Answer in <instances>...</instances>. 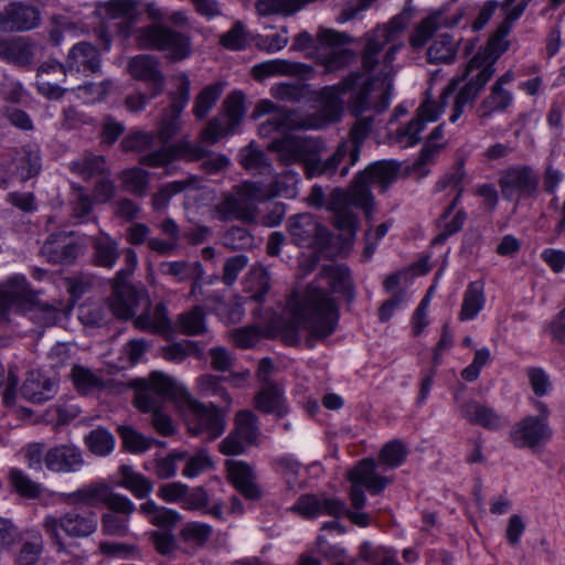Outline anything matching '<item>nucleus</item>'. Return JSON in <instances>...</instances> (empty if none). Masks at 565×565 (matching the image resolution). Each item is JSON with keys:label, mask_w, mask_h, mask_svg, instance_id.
<instances>
[{"label": "nucleus", "mask_w": 565, "mask_h": 565, "mask_svg": "<svg viewBox=\"0 0 565 565\" xmlns=\"http://www.w3.org/2000/svg\"><path fill=\"white\" fill-rule=\"evenodd\" d=\"M174 404L181 412L191 435H205L207 439H216L226 427L225 415L211 403L205 405L194 398L180 383V391H171Z\"/></svg>", "instance_id": "1a4fd4ad"}, {"label": "nucleus", "mask_w": 565, "mask_h": 565, "mask_svg": "<svg viewBox=\"0 0 565 565\" xmlns=\"http://www.w3.org/2000/svg\"><path fill=\"white\" fill-rule=\"evenodd\" d=\"M122 255L125 266L116 273L113 279V294L109 298V307L118 318L128 319L135 315L141 294L128 282V278L134 274L138 265L137 254L132 248H126Z\"/></svg>", "instance_id": "f8f14e48"}, {"label": "nucleus", "mask_w": 565, "mask_h": 565, "mask_svg": "<svg viewBox=\"0 0 565 565\" xmlns=\"http://www.w3.org/2000/svg\"><path fill=\"white\" fill-rule=\"evenodd\" d=\"M168 502H179L184 509L199 511L203 514H211L216 519H223L225 514H242L243 505L237 497H231V505L226 509L224 504L211 497H163Z\"/></svg>", "instance_id": "5701e85b"}, {"label": "nucleus", "mask_w": 565, "mask_h": 565, "mask_svg": "<svg viewBox=\"0 0 565 565\" xmlns=\"http://www.w3.org/2000/svg\"><path fill=\"white\" fill-rule=\"evenodd\" d=\"M121 487L134 494H150L152 482L128 465H121L117 472L89 486L88 490H77L72 494H115L114 490Z\"/></svg>", "instance_id": "f3484780"}, {"label": "nucleus", "mask_w": 565, "mask_h": 565, "mask_svg": "<svg viewBox=\"0 0 565 565\" xmlns=\"http://www.w3.org/2000/svg\"><path fill=\"white\" fill-rule=\"evenodd\" d=\"M146 13L153 23L134 31V40L138 49L161 52L171 62H180L191 56V38L162 23L166 15L159 7L149 3Z\"/></svg>", "instance_id": "20e7f679"}, {"label": "nucleus", "mask_w": 565, "mask_h": 565, "mask_svg": "<svg viewBox=\"0 0 565 565\" xmlns=\"http://www.w3.org/2000/svg\"><path fill=\"white\" fill-rule=\"evenodd\" d=\"M230 481L241 494H260L262 489L254 467L242 460H226Z\"/></svg>", "instance_id": "7c9ffc66"}, {"label": "nucleus", "mask_w": 565, "mask_h": 565, "mask_svg": "<svg viewBox=\"0 0 565 565\" xmlns=\"http://www.w3.org/2000/svg\"><path fill=\"white\" fill-rule=\"evenodd\" d=\"M458 52V41L449 33L439 34L427 50V61L430 64H450Z\"/></svg>", "instance_id": "c03bdc74"}, {"label": "nucleus", "mask_w": 565, "mask_h": 565, "mask_svg": "<svg viewBox=\"0 0 565 565\" xmlns=\"http://www.w3.org/2000/svg\"><path fill=\"white\" fill-rule=\"evenodd\" d=\"M415 11L412 0H408L404 9L386 24L366 34L361 58L363 72H351L339 83L321 88L319 97L323 107L340 113L342 97L351 93L349 109L353 116L367 111L381 114L388 108L391 84L385 82L392 74L396 54L403 47V43H396V40L415 18Z\"/></svg>", "instance_id": "f257e3e1"}, {"label": "nucleus", "mask_w": 565, "mask_h": 565, "mask_svg": "<svg viewBox=\"0 0 565 565\" xmlns=\"http://www.w3.org/2000/svg\"><path fill=\"white\" fill-rule=\"evenodd\" d=\"M45 466L54 472H75L84 463L82 451L71 445H62L50 449L44 457Z\"/></svg>", "instance_id": "c85d7f7f"}, {"label": "nucleus", "mask_w": 565, "mask_h": 565, "mask_svg": "<svg viewBox=\"0 0 565 565\" xmlns=\"http://www.w3.org/2000/svg\"><path fill=\"white\" fill-rule=\"evenodd\" d=\"M42 168L40 149L34 145L23 146L17 153L15 171L22 182L36 177Z\"/></svg>", "instance_id": "a19ab883"}, {"label": "nucleus", "mask_w": 565, "mask_h": 565, "mask_svg": "<svg viewBox=\"0 0 565 565\" xmlns=\"http://www.w3.org/2000/svg\"><path fill=\"white\" fill-rule=\"evenodd\" d=\"M255 407L265 414H275L278 417H284L289 412L282 388L274 382L264 384L256 394Z\"/></svg>", "instance_id": "e433bc0d"}, {"label": "nucleus", "mask_w": 565, "mask_h": 565, "mask_svg": "<svg viewBox=\"0 0 565 565\" xmlns=\"http://www.w3.org/2000/svg\"><path fill=\"white\" fill-rule=\"evenodd\" d=\"M510 436L519 448H535L551 439L552 429L548 423L529 415L513 426Z\"/></svg>", "instance_id": "412c9836"}, {"label": "nucleus", "mask_w": 565, "mask_h": 565, "mask_svg": "<svg viewBox=\"0 0 565 565\" xmlns=\"http://www.w3.org/2000/svg\"><path fill=\"white\" fill-rule=\"evenodd\" d=\"M71 377L75 388L82 394H89L103 387V380L92 370L75 365L71 371Z\"/></svg>", "instance_id": "4d7b16f0"}, {"label": "nucleus", "mask_w": 565, "mask_h": 565, "mask_svg": "<svg viewBox=\"0 0 565 565\" xmlns=\"http://www.w3.org/2000/svg\"><path fill=\"white\" fill-rule=\"evenodd\" d=\"M288 230L292 242L299 246H310L313 237L323 231L310 214L292 216L289 220Z\"/></svg>", "instance_id": "ea45409f"}, {"label": "nucleus", "mask_w": 565, "mask_h": 565, "mask_svg": "<svg viewBox=\"0 0 565 565\" xmlns=\"http://www.w3.org/2000/svg\"><path fill=\"white\" fill-rule=\"evenodd\" d=\"M139 511L145 514L153 525L159 527H172L180 520V515L175 511L159 507L152 501L142 503Z\"/></svg>", "instance_id": "5fc2aeb1"}, {"label": "nucleus", "mask_w": 565, "mask_h": 565, "mask_svg": "<svg viewBox=\"0 0 565 565\" xmlns=\"http://www.w3.org/2000/svg\"><path fill=\"white\" fill-rule=\"evenodd\" d=\"M233 430L247 444L254 445L259 434L256 415L247 409L239 411L235 416V428Z\"/></svg>", "instance_id": "bf43d9fd"}, {"label": "nucleus", "mask_w": 565, "mask_h": 565, "mask_svg": "<svg viewBox=\"0 0 565 565\" xmlns=\"http://www.w3.org/2000/svg\"><path fill=\"white\" fill-rule=\"evenodd\" d=\"M64 67L68 74H82L88 76L97 74L102 68V55L99 50L89 42L81 41L68 51Z\"/></svg>", "instance_id": "6ab92c4d"}, {"label": "nucleus", "mask_w": 565, "mask_h": 565, "mask_svg": "<svg viewBox=\"0 0 565 565\" xmlns=\"http://www.w3.org/2000/svg\"><path fill=\"white\" fill-rule=\"evenodd\" d=\"M356 116L358 119L350 130L348 140L341 142L335 151L331 154L335 162L333 163L335 172L340 169V177L344 178L352 166H354L361 154V147L367 136L370 135L373 126V116Z\"/></svg>", "instance_id": "dca6fc26"}, {"label": "nucleus", "mask_w": 565, "mask_h": 565, "mask_svg": "<svg viewBox=\"0 0 565 565\" xmlns=\"http://www.w3.org/2000/svg\"><path fill=\"white\" fill-rule=\"evenodd\" d=\"M90 245L93 264L106 269L114 268L120 256L118 243L108 234L100 233L90 238Z\"/></svg>", "instance_id": "4c0bfd02"}, {"label": "nucleus", "mask_w": 565, "mask_h": 565, "mask_svg": "<svg viewBox=\"0 0 565 565\" xmlns=\"http://www.w3.org/2000/svg\"><path fill=\"white\" fill-rule=\"evenodd\" d=\"M1 28L9 31H29L40 25V11L24 3H11L0 14Z\"/></svg>", "instance_id": "393cba45"}, {"label": "nucleus", "mask_w": 565, "mask_h": 565, "mask_svg": "<svg viewBox=\"0 0 565 565\" xmlns=\"http://www.w3.org/2000/svg\"><path fill=\"white\" fill-rule=\"evenodd\" d=\"M96 497H77L74 501L76 508L66 513L61 519L46 516L43 523L45 532L52 542L57 546V551H65L64 537H86L94 533L97 529V520L95 514L88 509H83L89 503L86 499H95Z\"/></svg>", "instance_id": "9b49d317"}, {"label": "nucleus", "mask_w": 565, "mask_h": 565, "mask_svg": "<svg viewBox=\"0 0 565 565\" xmlns=\"http://www.w3.org/2000/svg\"><path fill=\"white\" fill-rule=\"evenodd\" d=\"M348 480L352 487L351 494H363L364 490L381 492L390 482L388 478L377 473L376 462L371 458L363 459L351 469L348 472Z\"/></svg>", "instance_id": "4be33fe9"}, {"label": "nucleus", "mask_w": 565, "mask_h": 565, "mask_svg": "<svg viewBox=\"0 0 565 565\" xmlns=\"http://www.w3.org/2000/svg\"><path fill=\"white\" fill-rule=\"evenodd\" d=\"M180 391V383L172 376L153 371L147 380H140L136 390L135 405L141 413L151 415L150 424L162 436H172L175 426L166 413L168 402L174 403L173 392Z\"/></svg>", "instance_id": "39448f33"}, {"label": "nucleus", "mask_w": 565, "mask_h": 565, "mask_svg": "<svg viewBox=\"0 0 565 565\" xmlns=\"http://www.w3.org/2000/svg\"><path fill=\"white\" fill-rule=\"evenodd\" d=\"M444 136V125H438L429 134L427 141L425 142L418 159L413 163L412 170L417 172L420 177L427 175L426 164L431 162L435 156L440 150L441 146L437 145L436 141L441 139Z\"/></svg>", "instance_id": "09e8293b"}, {"label": "nucleus", "mask_w": 565, "mask_h": 565, "mask_svg": "<svg viewBox=\"0 0 565 565\" xmlns=\"http://www.w3.org/2000/svg\"><path fill=\"white\" fill-rule=\"evenodd\" d=\"M460 79H458L459 82ZM457 87V81L454 79L445 89L444 92L441 93L440 95V102H435L433 99H425L420 106L418 107L417 109V114H416V117L417 119L422 120L423 122H425V125L427 122H433V121H436L440 115L443 114L444 111V107H445V103H446V99L452 95V93L455 92Z\"/></svg>", "instance_id": "8fccbe9b"}, {"label": "nucleus", "mask_w": 565, "mask_h": 565, "mask_svg": "<svg viewBox=\"0 0 565 565\" xmlns=\"http://www.w3.org/2000/svg\"><path fill=\"white\" fill-rule=\"evenodd\" d=\"M318 40L322 46V51L319 53V63L324 67L326 73L341 71L355 61V52L344 47L345 44L352 42V38L348 33L320 29Z\"/></svg>", "instance_id": "4468645a"}, {"label": "nucleus", "mask_w": 565, "mask_h": 565, "mask_svg": "<svg viewBox=\"0 0 565 565\" xmlns=\"http://www.w3.org/2000/svg\"><path fill=\"white\" fill-rule=\"evenodd\" d=\"M10 311L29 313L31 319L43 326L55 324L61 319V310L41 301L23 276H13L0 284V316L4 317Z\"/></svg>", "instance_id": "0eeeda50"}, {"label": "nucleus", "mask_w": 565, "mask_h": 565, "mask_svg": "<svg viewBox=\"0 0 565 565\" xmlns=\"http://www.w3.org/2000/svg\"><path fill=\"white\" fill-rule=\"evenodd\" d=\"M177 329L185 335H201L206 333L207 326L205 312L201 306H195L191 310L178 316Z\"/></svg>", "instance_id": "de8ad7c7"}, {"label": "nucleus", "mask_w": 565, "mask_h": 565, "mask_svg": "<svg viewBox=\"0 0 565 565\" xmlns=\"http://www.w3.org/2000/svg\"><path fill=\"white\" fill-rule=\"evenodd\" d=\"M270 289L269 273L263 266H254L249 269L244 280V291L248 299L255 302H263Z\"/></svg>", "instance_id": "a18cd8bd"}, {"label": "nucleus", "mask_w": 565, "mask_h": 565, "mask_svg": "<svg viewBox=\"0 0 565 565\" xmlns=\"http://www.w3.org/2000/svg\"><path fill=\"white\" fill-rule=\"evenodd\" d=\"M171 103L164 110L158 137L162 142H168L180 128V115L185 108L190 97V82L183 76L174 93L171 94Z\"/></svg>", "instance_id": "aec40b11"}, {"label": "nucleus", "mask_w": 565, "mask_h": 565, "mask_svg": "<svg viewBox=\"0 0 565 565\" xmlns=\"http://www.w3.org/2000/svg\"><path fill=\"white\" fill-rule=\"evenodd\" d=\"M245 115L244 95L239 92L230 94L223 104V113L220 117H224V121L230 129H235Z\"/></svg>", "instance_id": "13d9d810"}, {"label": "nucleus", "mask_w": 565, "mask_h": 565, "mask_svg": "<svg viewBox=\"0 0 565 565\" xmlns=\"http://www.w3.org/2000/svg\"><path fill=\"white\" fill-rule=\"evenodd\" d=\"M239 163L246 169L259 174H269L273 166L267 159L265 152L254 148L252 145L239 151Z\"/></svg>", "instance_id": "6e6d98bb"}, {"label": "nucleus", "mask_w": 565, "mask_h": 565, "mask_svg": "<svg viewBox=\"0 0 565 565\" xmlns=\"http://www.w3.org/2000/svg\"><path fill=\"white\" fill-rule=\"evenodd\" d=\"M35 44L30 38H0V58L17 66H28L33 62Z\"/></svg>", "instance_id": "cd10ccee"}, {"label": "nucleus", "mask_w": 565, "mask_h": 565, "mask_svg": "<svg viewBox=\"0 0 565 565\" xmlns=\"http://www.w3.org/2000/svg\"><path fill=\"white\" fill-rule=\"evenodd\" d=\"M72 170L83 179H90L105 172V159L103 156L89 153L81 160L73 162Z\"/></svg>", "instance_id": "774afa93"}, {"label": "nucleus", "mask_w": 565, "mask_h": 565, "mask_svg": "<svg viewBox=\"0 0 565 565\" xmlns=\"http://www.w3.org/2000/svg\"><path fill=\"white\" fill-rule=\"evenodd\" d=\"M294 65L286 60H269L253 66L252 74L255 79L263 81L275 75H285L294 72Z\"/></svg>", "instance_id": "338daca9"}, {"label": "nucleus", "mask_w": 565, "mask_h": 565, "mask_svg": "<svg viewBox=\"0 0 565 565\" xmlns=\"http://www.w3.org/2000/svg\"><path fill=\"white\" fill-rule=\"evenodd\" d=\"M85 444L93 454L103 457L114 450L115 438L106 428L98 427L85 437Z\"/></svg>", "instance_id": "052dcab7"}, {"label": "nucleus", "mask_w": 565, "mask_h": 565, "mask_svg": "<svg viewBox=\"0 0 565 565\" xmlns=\"http://www.w3.org/2000/svg\"><path fill=\"white\" fill-rule=\"evenodd\" d=\"M331 294H341L348 300L354 297L351 274L344 265L323 266L298 310L302 327L316 339H326L335 331L339 312Z\"/></svg>", "instance_id": "f03ea898"}, {"label": "nucleus", "mask_w": 565, "mask_h": 565, "mask_svg": "<svg viewBox=\"0 0 565 565\" xmlns=\"http://www.w3.org/2000/svg\"><path fill=\"white\" fill-rule=\"evenodd\" d=\"M292 510L308 519L328 514L334 518L348 516L360 526H366L370 523L369 514L351 511L344 502L332 497H300Z\"/></svg>", "instance_id": "2eb2a0df"}, {"label": "nucleus", "mask_w": 565, "mask_h": 565, "mask_svg": "<svg viewBox=\"0 0 565 565\" xmlns=\"http://www.w3.org/2000/svg\"><path fill=\"white\" fill-rule=\"evenodd\" d=\"M43 552V539L39 532L30 533L22 542L17 553L18 565H34Z\"/></svg>", "instance_id": "864d4df0"}, {"label": "nucleus", "mask_w": 565, "mask_h": 565, "mask_svg": "<svg viewBox=\"0 0 565 565\" xmlns=\"http://www.w3.org/2000/svg\"><path fill=\"white\" fill-rule=\"evenodd\" d=\"M501 56L487 47H480L479 51L467 63L462 78L467 83L461 87L455 98L452 114L449 117L451 122H456L463 114L466 107H471L480 92L495 73V63Z\"/></svg>", "instance_id": "9d476101"}, {"label": "nucleus", "mask_w": 565, "mask_h": 565, "mask_svg": "<svg viewBox=\"0 0 565 565\" xmlns=\"http://www.w3.org/2000/svg\"><path fill=\"white\" fill-rule=\"evenodd\" d=\"M466 177L463 164H458L450 173L445 174L435 185L436 191H444L450 189L455 192L454 199L445 209L439 218L440 233L434 239L435 243H444L449 236L458 233L466 220L467 213L463 210H457L450 221H447L449 215L457 207L461 195L463 193V179Z\"/></svg>", "instance_id": "ddd939ff"}, {"label": "nucleus", "mask_w": 565, "mask_h": 565, "mask_svg": "<svg viewBox=\"0 0 565 565\" xmlns=\"http://www.w3.org/2000/svg\"><path fill=\"white\" fill-rule=\"evenodd\" d=\"M120 179L125 189L137 195L142 196L146 194L149 184V174L141 168H131L121 172Z\"/></svg>", "instance_id": "0e129e2a"}, {"label": "nucleus", "mask_w": 565, "mask_h": 565, "mask_svg": "<svg viewBox=\"0 0 565 565\" xmlns=\"http://www.w3.org/2000/svg\"><path fill=\"white\" fill-rule=\"evenodd\" d=\"M78 246L65 234H51L41 247V254L52 264H71L77 257Z\"/></svg>", "instance_id": "72a5a7b5"}, {"label": "nucleus", "mask_w": 565, "mask_h": 565, "mask_svg": "<svg viewBox=\"0 0 565 565\" xmlns=\"http://www.w3.org/2000/svg\"><path fill=\"white\" fill-rule=\"evenodd\" d=\"M299 173L292 169H287L280 174H276L271 184L275 196L294 198L297 194V184Z\"/></svg>", "instance_id": "69168bd1"}, {"label": "nucleus", "mask_w": 565, "mask_h": 565, "mask_svg": "<svg viewBox=\"0 0 565 565\" xmlns=\"http://www.w3.org/2000/svg\"><path fill=\"white\" fill-rule=\"evenodd\" d=\"M110 512L103 516V530L109 535L124 536L128 531L127 520L117 513L130 514L134 505L126 497H105Z\"/></svg>", "instance_id": "c756f323"}, {"label": "nucleus", "mask_w": 565, "mask_h": 565, "mask_svg": "<svg viewBox=\"0 0 565 565\" xmlns=\"http://www.w3.org/2000/svg\"><path fill=\"white\" fill-rule=\"evenodd\" d=\"M215 214L216 217L223 222L232 220L250 222L254 220V211L245 206L241 200L233 195L225 196L216 204Z\"/></svg>", "instance_id": "49530a36"}, {"label": "nucleus", "mask_w": 565, "mask_h": 565, "mask_svg": "<svg viewBox=\"0 0 565 565\" xmlns=\"http://www.w3.org/2000/svg\"><path fill=\"white\" fill-rule=\"evenodd\" d=\"M461 415L469 423L495 430L503 427L501 417L491 408L477 401H469L461 405Z\"/></svg>", "instance_id": "58836bf2"}, {"label": "nucleus", "mask_w": 565, "mask_h": 565, "mask_svg": "<svg viewBox=\"0 0 565 565\" xmlns=\"http://www.w3.org/2000/svg\"><path fill=\"white\" fill-rule=\"evenodd\" d=\"M514 104V94L499 85H491L489 94L481 100L476 115L486 125L494 115L508 113Z\"/></svg>", "instance_id": "a878e982"}, {"label": "nucleus", "mask_w": 565, "mask_h": 565, "mask_svg": "<svg viewBox=\"0 0 565 565\" xmlns=\"http://www.w3.org/2000/svg\"><path fill=\"white\" fill-rule=\"evenodd\" d=\"M270 92L276 99L288 103H299L306 99L310 93L309 86L301 82L281 83L273 86Z\"/></svg>", "instance_id": "680f3d73"}, {"label": "nucleus", "mask_w": 565, "mask_h": 565, "mask_svg": "<svg viewBox=\"0 0 565 565\" xmlns=\"http://www.w3.org/2000/svg\"><path fill=\"white\" fill-rule=\"evenodd\" d=\"M158 270L160 275L171 278L173 282L183 284L191 281L193 288L199 285L203 275L200 262L164 260L159 264Z\"/></svg>", "instance_id": "c9c22d12"}, {"label": "nucleus", "mask_w": 565, "mask_h": 565, "mask_svg": "<svg viewBox=\"0 0 565 565\" xmlns=\"http://www.w3.org/2000/svg\"><path fill=\"white\" fill-rule=\"evenodd\" d=\"M398 171L399 164L395 161L374 162L355 175L348 190L334 189L328 203L334 226L354 236L359 225L355 210H362L367 218L373 212L371 186L377 185L385 192L396 181Z\"/></svg>", "instance_id": "7ed1b4c3"}, {"label": "nucleus", "mask_w": 565, "mask_h": 565, "mask_svg": "<svg viewBox=\"0 0 565 565\" xmlns=\"http://www.w3.org/2000/svg\"><path fill=\"white\" fill-rule=\"evenodd\" d=\"M224 380L225 377L204 374L198 377L196 388L198 393L202 396L220 397L225 403L226 409H228L232 404V398L226 388L222 385Z\"/></svg>", "instance_id": "603ef678"}, {"label": "nucleus", "mask_w": 565, "mask_h": 565, "mask_svg": "<svg viewBox=\"0 0 565 565\" xmlns=\"http://www.w3.org/2000/svg\"><path fill=\"white\" fill-rule=\"evenodd\" d=\"M56 383L38 371L28 373L20 393L21 396L34 404L44 403L54 397L56 394Z\"/></svg>", "instance_id": "473e14b6"}, {"label": "nucleus", "mask_w": 565, "mask_h": 565, "mask_svg": "<svg viewBox=\"0 0 565 565\" xmlns=\"http://www.w3.org/2000/svg\"><path fill=\"white\" fill-rule=\"evenodd\" d=\"M223 92V87L221 84H211L202 89V92L198 95L195 105L193 108V113L198 119H203L206 117L209 111L216 104L218 98L221 97Z\"/></svg>", "instance_id": "e2e57ef3"}, {"label": "nucleus", "mask_w": 565, "mask_h": 565, "mask_svg": "<svg viewBox=\"0 0 565 565\" xmlns=\"http://www.w3.org/2000/svg\"><path fill=\"white\" fill-rule=\"evenodd\" d=\"M507 9V14L504 20L499 24L494 35H492L484 47L488 51H492L501 56L508 50V41L505 38L510 33L513 24L518 21L523 14V8H513V7H504Z\"/></svg>", "instance_id": "37998d69"}, {"label": "nucleus", "mask_w": 565, "mask_h": 565, "mask_svg": "<svg viewBox=\"0 0 565 565\" xmlns=\"http://www.w3.org/2000/svg\"><path fill=\"white\" fill-rule=\"evenodd\" d=\"M269 149L275 151L281 164L290 166L301 163L308 179L335 175L334 158L322 159V145L320 141L307 138L286 136L274 140Z\"/></svg>", "instance_id": "423d86ee"}, {"label": "nucleus", "mask_w": 565, "mask_h": 565, "mask_svg": "<svg viewBox=\"0 0 565 565\" xmlns=\"http://www.w3.org/2000/svg\"><path fill=\"white\" fill-rule=\"evenodd\" d=\"M179 159L202 160L201 169L207 174H215L225 170L231 160L222 153H212L202 145L192 143L189 140H179L169 146H162L139 158L143 166L158 168L167 167Z\"/></svg>", "instance_id": "6e6552de"}, {"label": "nucleus", "mask_w": 565, "mask_h": 565, "mask_svg": "<svg viewBox=\"0 0 565 565\" xmlns=\"http://www.w3.org/2000/svg\"><path fill=\"white\" fill-rule=\"evenodd\" d=\"M484 303L486 297L483 280H475L470 282L463 294L459 320L468 321L475 319L483 309Z\"/></svg>", "instance_id": "79ce46f5"}, {"label": "nucleus", "mask_w": 565, "mask_h": 565, "mask_svg": "<svg viewBox=\"0 0 565 565\" xmlns=\"http://www.w3.org/2000/svg\"><path fill=\"white\" fill-rule=\"evenodd\" d=\"M136 328L142 331H149L164 337H171L174 333V327L168 317L167 307L163 303H157L149 307L135 320Z\"/></svg>", "instance_id": "f704fd0d"}, {"label": "nucleus", "mask_w": 565, "mask_h": 565, "mask_svg": "<svg viewBox=\"0 0 565 565\" xmlns=\"http://www.w3.org/2000/svg\"><path fill=\"white\" fill-rule=\"evenodd\" d=\"M457 23L444 11H436L423 19L409 36V44L414 50L424 47L428 41L443 28H450Z\"/></svg>", "instance_id": "2f4dec72"}, {"label": "nucleus", "mask_w": 565, "mask_h": 565, "mask_svg": "<svg viewBox=\"0 0 565 565\" xmlns=\"http://www.w3.org/2000/svg\"><path fill=\"white\" fill-rule=\"evenodd\" d=\"M118 434L122 440L124 448L131 454H142L153 445H163L154 438L146 437L130 426H119Z\"/></svg>", "instance_id": "3c124183"}, {"label": "nucleus", "mask_w": 565, "mask_h": 565, "mask_svg": "<svg viewBox=\"0 0 565 565\" xmlns=\"http://www.w3.org/2000/svg\"><path fill=\"white\" fill-rule=\"evenodd\" d=\"M128 70L134 78L148 84L151 97H157L163 92L164 76L159 70V61L156 56L137 55L129 61Z\"/></svg>", "instance_id": "b1692460"}, {"label": "nucleus", "mask_w": 565, "mask_h": 565, "mask_svg": "<svg viewBox=\"0 0 565 565\" xmlns=\"http://www.w3.org/2000/svg\"><path fill=\"white\" fill-rule=\"evenodd\" d=\"M274 468L284 481L286 491L296 493L308 490V472L295 457L285 455L276 458Z\"/></svg>", "instance_id": "bb28decb"}, {"label": "nucleus", "mask_w": 565, "mask_h": 565, "mask_svg": "<svg viewBox=\"0 0 565 565\" xmlns=\"http://www.w3.org/2000/svg\"><path fill=\"white\" fill-rule=\"evenodd\" d=\"M498 183L504 199H529L537 193L540 175L531 166L513 164L501 171Z\"/></svg>", "instance_id": "a211bd4d"}]
</instances>
